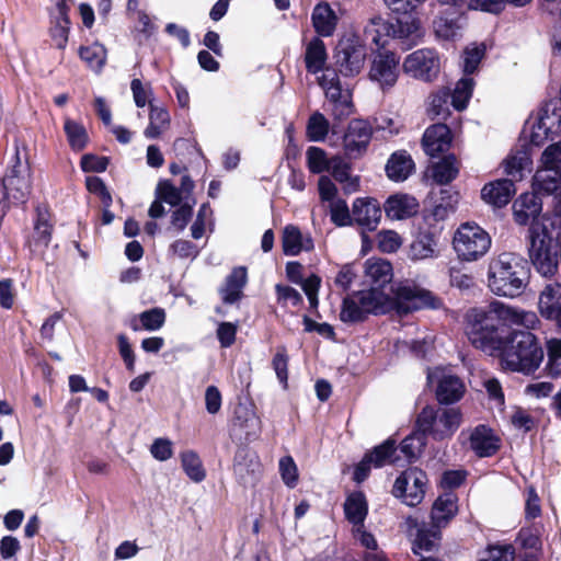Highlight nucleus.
Masks as SVG:
<instances>
[{
  "mask_svg": "<svg viewBox=\"0 0 561 561\" xmlns=\"http://www.w3.org/2000/svg\"><path fill=\"white\" fill-rule=\"evenodd\" d=\"M537 321L534 312L493 301L467 312L466 335L473 347L499 357L503 369L531 374L543 359L542 348L533 333L506 328L514 324L530 328Z\"/></svg>",
  "mask_w": 561,
  "mask_h": 561,
  "instance_id": "obj_1",
  "label": "nucleus"
},
{
  "mask_svg": "<svg viewBox=\"0 0 561 561\" xmlns=\"http://www.w3.org/2000/svg\"><path fill=\"white\" fill-rule=\"evenodd\" d=\"M357 297L366 314H382L396 311L398 314L424 308H438L439 301L427 290L413 285H400L390 297L381 288L373 287L357 291Z\"/></svg>",
  "mask_w": 561,
  "mask_h": 561,
  "instance_id": "obj_2",
  "label": "nucleus"
},
{
  "mask_svg": "<svg viewBox=\"0 0 561 561\" xmlns=\"http://www.w3.org/2000/svg\"><path fill=\"white\" fill-rule=\"evenodd\" d=\"M529 280L527 262L514 253H502L489 264L488 286L496 296H520Z\"/></svg>",
  "mask_w": 561,
  "mask_h": 561,
  "instance_id": "obj_3",
  "label": "nucleus"
},
{
  "mask_svg": "<svg viewBox=\"0 0 561 561\" xmlns=\"http://www.w3.org/2000/svg\"><path fill=\"white\" fill-rule=\"evenodd\" d=\"M461 423L462 413L459 408L425 407L416 420L419 431L435 440L450 438Z\"/></svg>",
  "mask_w": 561,
  "mask_h": 561,
  "instance_id": "obj_4",
  "label": "nucleus"
},
{
  "mask_svg": "<svg viewBox=\"0 0 561 561\" xmlns=\"http://www.w3.org/2000/svg\"><path fill=\"white\" fill-rule=\"evenodd\" d=\"M491 247V237L474 222L461 224L454 233L453 248L460 261H478Z\"/></svg>",
  "mask_w": 561,
  "mask_h": 561,
  "instance_id": "obj_5",
  "label": "nucleus"
},
{
  "mask_svg": "<svg viewBox=\"0 0 561 561\" xmlns=\"http://www.w3.org/2000/svg\"><path fill=\"white\" fill-rule=\"evenodd\" d=\"M3 188L9 198L24 203L32 187V171L26 152L15 149L3 178Z\"/></svg>",
  "mask_w": 561,
  "mask_h": 561,
  "instance_id": "obj_6",
  "label": "nucleus"
},
{
  "mask_svg": "<svg viewBox=\"0 0 561 561\" xmlns=\"http://www.w3.org/2000/svg\"><path fill=\"white\" fill-rule=\"evenodd\" d=\"M561 183V141L548 146L540 158L533 187L541 194L554 193Z\"/></svg>",
  "mask_w": 561,
  "mask_h": 561,
  "instance_id": "obj_7",
  "label": "nucleus"
},
{
  "mask_svg": "<svg viewBox=\"0 0 561 561\" xmlns=\"http://www.w3.org/2000/svg\"><path fill=\"white\" fill-rule=\"evenodd\" d=\"M367 57L366 46L356 36H346L339 41L334 60L337 71L344 77H355L363 70Z\"/></svg>",
  "mask_w": 561,
  "mask_h": 561,
  "instance_id": "obj_8",
  "label": "nucleus"
},
{
  "mask_svg": "<svg viewBox=\"0 0 561 561\" xmlns=\"http://www.w3.org/2000/svg\"><path fill=\"white\" fill-rule=\"evenodd\" d=\"M440 57L434 48H420L407 55L402 62L403 72L423 82L434 81L440 72Z\"/></svg>",
  "mask_w": 561,
  "mask_h": 561,
  "instance_id": "obj_9",
  "label": "nucleus"
},
{
  "mask_svg": "<svg viewBox=\"0 0 561 561\" xmlns=\"http://www.w3.org/2000/svg\"><path fill=\"white\" fill-rule=\"evenodd\" d=\"M529 255L534 266L542 276H551L558 268V262L549 251L548 230L534 224L529 229Z\"/></svg>",
  "mask_w": 561,
  "mask_h": 561,
  "instance_id": "obj_10",
  "label": "nucleus"
},
{
  "mask_svg": "<svg viewBox=\"0 0 561 561\" xmlns=\"http://www.w3.org/2000/svg\"><path fill=\"white\" fill-rule=\"evenodd\" d=\"M427 380L435 390L437 401L442 404L458 402L466 392L465 382L449 368L430 369Z\"/></svg>",
  "mask_w": 561,
  "mask_h": 561,
  "instance_id": "obj_11",
  "label": "nucleus"
},
{
  "mask_svg": "<svg viewBox=\"0 0 561 561\" xmlns=\"http://www.w3.org/2000/svg\"><path fill=\"white\" fill-rule=\"evenodd\" d=\"M561 134V105L558 101L547 102L538 112L531 126L530 141L540 145L543 140Z\"/></svg>",
  "mask_w": 561,
  "mask_h": 561,
  "instance_id": "obj_12",
  "label": "nucleus"
},
{
  "mask_svg": "<svg viewBox=\"0 0 561 561\" xmlns=\"http://www.w3.org/2000/svg\"><path fill=\"white\" fill-rule=\"evenodd\" d=\"M425 484L426 474L417 468H411L396 479L392 493L407 505L415 506L424 497Z\"/></svg>",
  "mask_w": 561,
  "mask_h": 561,
  "instance_id": "obj_13",
  "label": "nucleus"
},
{
  "mask_svg": "<svg viewBox=\"0 0 561 561\" xmlns=\"http://www.w3.org/2000/svg\"><path fill=\"white\" fill-rule=\"evenodd\" d=\"M371 124L363 118L352 119L343 136V148L348 158L357 159L364 156L373 137Z\"/></svg>",
  "mask_w": 561,
  "mask_h": 561,
  "instance_id": "obj_14",
  "label": "nucleus"
},
{
  "mask_svg": "<svg viewBox=\"0 0 561 561\" xmlns=\"http://www.w3.org/2000/svg\"><path fill=\"white\" fill-rule=\"evenodd\" d=\"M399 57L394 53L378 54L371 61L369 79L379 84L382 90L392 88L399 78Z\"/></svg>",
  "mask_w": 561,
  "mask_h": 561,
  "instance_id": "obj_15",
  "label": "nucleus"
},
{
  "mask_svg": "<svg viewBox=\"0 0 561 561\" xmlns=\"http://www.w3.org/2000/svg\"><path fill=\"white\" fill-rule=\"evenodd\" d=\"M352 217L364 230L374 231L381 219L380 204L373 197H357L352 204Z\"/></svg>",
  "mask_w": 561,
  "mask_h": 561,
  "instance_id": "obj_16",
  "label": "nucleus"
},
{
  "mask_svg": "<svg viewBox=\"0 0 561 561\" xmlns=\"http://www.w3.org/2000/svg\"><path fill=\"white\" fill-rule=\"evenodd\" d=\"M541 317L554 322L561 329V284L551 283L545 286L538 299Z\"/></svg>",
  "mask_w": 561,
  "mask_h": 561,
  "instance_id": "obj_17",
  "label": "nucleus"
},
{
  "mask_svg": "<svg viewBox=\"0 0 561 561\" xmlns=\"http://www.w3.org/2000/svg\"><path fill=\"white\" fill-rule=\"evenodd\" d=\"M394 23L389 24L393 38L408 42V46L416 45L423 37L424 31L420 18L415 14H400Z\"/></svg>",
  "mask_w": 561,
  "mask_h": 561,
  "instance_id": "obj_18",
  "label": "nucleus"
},
{
  "mask_svg": "<svg viewBox=\"0 0 561 561\" xmlns=\"http://www.w3.org/2000/svg\"><path fill=\"white\" fill-rule=\"evenodd\" d=\"M451 133L445 124H434L426 128L422 145L426 154L436 157L450 148Z\"/></svg>",
  "mask_w": 561,
  "mask_h": 561,
  "instance_id": "obj_19",
  "label": "nucleus"
},
{
  "mask_svg": "<svg viewBox=\"0 0 561 561\" xmlns=\"http://www.w3.org/2000/svg\"><path fill=\"white\" fill-rule=\"evenodd\" d=\"M55 8L50 13L51 27L50 36L56 47L64 49L68 42V32L70 21L68 18V4L69 0H53Z\"/></svg>",
  "mask_w": 561,
  "mask_h": 561,
  "instance_id": "obj_20",
  "label": "nucleus"
},
{
  "mask_svg": "<svg viewBox=\"0 0 561 561\" xmlns=\"http://www.w3.org/2000/svg\"><path fill=\"white\" fill-rule=\"evenodd\" d=\"M386 216L391 220H403L419 211V202L409 194H393L383 204Z\"/></svg>",
  "mask_w": 561,
  "mask_h": 561,
  "instance_id": "obj_21",
  "label": "nucleus"
},
{
  "mask_svg": "<svg viewBox=\"0 0 561 561\" xmlns=\"http://www.w3.org/2000/svg\"><path fill=\"white\" fill-rule=\"evenodd\" d=\"M536 193L538 192L535 191L534 193H524L514 202L513 215L515 221L518 225H527L530 219L534 220L531 226L534 224L539 225L536 219L541 213L542 204Z\"/></svg>",
  "mask_w": 561,
  "mask_h": 561,
  "instance_id": "obj_22",
  "label": "nucleus"
},
{
  "mask_svg": "<svg viewBox=\"0 0 561 561\" xmlns=\"http://www.w3.org/2000/svg\"><path fill=\"white\" fill-rule=\"evenodd\" d=\"M311 21L318 35L329 37L334 34L340 15L330 3L320 2L312 10Z\"/></svg>",
  "mask_w": 561,
  "mask_h": 561,
  "instance_id": "obj_23",
  "label": "nucleus"
},
{
  "mask_svg": "<svg viewBox=\"0 0 561 561\" xmlns=\"http://www.w3.org/2000/svg\"><path fill=\"white\" fill-rule=\"evenodd\" d=\"M515 192L512 180L501 179L485 184L481 190V197L492 206L503 207L510 203Z\"/></svg>",
  "mask_w": 561,
  "mask_h": 561,
  "instance_id": "obj_24",
  "label": "nucleus"
},
{
  "mask_svg": "<svg viewBox=\"0 0 561 561\" xmlns=\"http://www.w3.org/2000/svg\"><path fill=\"white\" fill-rule=\"evenodd\" d=\"M282 245L286 255L295 256L302 251L312 250L313 240L309 233H302L298 227L287 225L283 230Z\"/></svg>",
  "mask_w": 561,
  "mask_h": 561,
  "instance_id": "obj_25",
  "label": "nucleus"
},
{
  "mask_svg": "<svg viewBox=\"0 0 561 561\" xmlns=\"http://www.w3.org/2000/svg\"><path fill=\"white\" fill-rule=\"evenodd\" d=\"M469 446L480 457H488L499 449V438L491 428L479 425L469 435Z\"/></svg>",
  "mask_w": 561,
  "mask_h": 561,
  "instance_id": "obj_26",
  "label": "nucleus"
},
{
  "mask_svg": "<svg viewBox=\"0 0 561 561\" xmlns=\"http://www.w3.org/2000/svg\"><path fill=\"white\" fill-rule=\"evenodd\" d=\"M457 513V504L454 495L445 494L434 502L431 519L432 527L440 529L445 527Z\"/></svg>",
  "mask_w": 561,
  "mask_h": 561,
  "instance_id": "obj_27",
  "label": "nucleus"
},
{
  "mask_svg": "<svg viewBox=\"0 0 561 561\" xmlns=\"http://www.w3.org/2000/svg\"><path fill=\"white\" fill-rule=\"evenodd\" d=\"M414 170L412 158L404 151L394 152L386 164V172L390 180L405 181Z\"/></svg>",
  "mask_w": 561,
  "mask_h": 561,
  "instance_id": "obj_28",
  "label": "nucleus"
},
{
  "mask_svg": "<svg viewBox=\"0 0 561 561\" xmlns=\"http://www.w3.org/2000/svg\"><path fill=\"white\" fill-rule=\"evenodd\" d=\"M365 275L371 284L382 289L392 279V266L383 259L371 257L365 263Z\"/></svg>",
  "mask_w": 561,
  "mask_h": 561,
  "instance_id": "obj_29",
  "label": "nucleus"
},
{
  "mask_svg": "<svg viewBox=\"0 0 561 561\" xmlns=\"http://www.w3.org/2000/svg\"><path fill=\"white\" fill-rule=\"evenodd\" d=\"M437 255V238L431 232H421L410 245L412 260L432 259Z\"/></svg>",
  "mask_w": 561,
  "mask_h": 561,
  "instance_id": "obj_30",
  "label": "nucleus"
},
{
  "mask_svg": "<svg viewBox=\"0 0 561 561\" xmlns=\"http://www.w3.org/2000/svg\"><path fill=\"white\" fill-rule=\"evenodd\" d=\"M459 168L457 158L449 154L432 165V176L437 184H448L458 176Z\"/></svg>",
  "mask_w": 561,
  "mask_h": 561,
  "instance_id": "obj_31",
  "label": "nucleus"
},
{
  "mask_svg": "<svg viewBox=\"0 0 561 561\" xmlns=\"http://www.w3.org/2000/svg\"><path fill=\"white\" fill-rule=\"evenodd\" d=\"M247 284V270L244 267L234 268L227 277L226 284L221 289L225 302L232 304L241 298L242 289Z\"/></svg>",
  "mask_w": 561,
  "mask_h": 561,
  "instance_id": "obj_32",
  "label": "nucleus"
},
{
  "mask_svg": "<svg viewBox=\"0 0 561 561\" xmlns=\"http://www.w3.org/2000/svg\"><path fill=\"white\" fill-rule=\"evenodd\" d=\"M344 512L347 520L353 524V527L363 525L368 512L364 494L355 492L348 495L344 504Z\"/></svg>",
  "mask_w": 561,
  "mask_h": 561,
  "instance_id": "obj_33",
  "label": "nucleus"
},
{
  "mask_svg": "<svg viewBox=\"0 0 561 561\" xmlns=\"http://www.w3.org/2000/svg\"><path fill=\"white\" fill-rule=\"evenodd\" d=\"M306 68L311 73H318L324 70L327 62V49L320 38H313L306 48L305 54Z\"/></svg>",
  "mask_w": 561,
  "mask_h": 561,
  "instance_id": "obj_34",
  "label": "nucleus"
},
{
  "mask_svg": "<svg viewBox=\"0 0 561 561\" xmlns=\"http://www.w3.org/2000/svg\"><path fill=\"white\" fill-rule=\"evenodd\" d=\"M432 28L437 39L450 41L459 34L461 25L458 18L440 13L433 20Z\"/></svg>",
  "mask_w": 561,
  "mask_h": 561,
  "instance_id": "obj_35",
  "label": "nucleus"
},
{
  "mask_svg": "<svg viewBox=\"0 0 561 561\" xmlns=\"http://www.w3.org/2000/svg\"><path fill=\"white\" fill-rule=\"evenodd\" d=\"M531 164V160L526 150H517L511 153L504 161L503 168L506 175L511 176L510 180L519 181L523 179V171Z\"/></svg>",
  "mask_w": 561,
  "mask_h": 561,
  "instance_id": "obj_36",
  "label": "nucleus"
},
{
  "mask_svg": "<svg viewBox=\"0 0 561 561\" xmlns=\"http://www.w3.org/2000/svg\"><path fill=\"white\" fill-rule=\"evenodd\" d=\"M170 125L169 112L159 106L150 104L149 124L144 131V135L149 138H158Z\"/></svg>",
  "mask_w": 561,
  "mask_h": 561,
  "instance_id": "obj_37",
  "label": "nucleus"
},
{
  "mask_svg": "<svg viewBox=\"0 0 561 561\" xmlns=\"http://www.w3.org/2000/svg\"><path fill=\"white\" fill-rule=\"evenodd\" d=\"M367 314L363 310L357 294H353L344 298L340 312V320L344 323H357L366 319Z\"/></svg>",
  "mask_w": 561,
  "mask_h": 561,
  "instance_id": "obj_38",
  "label": "nucleus"
},
{
  "mask_svg": "<svg viewBox=\"0 0 561 561\" xmlns=\"http://www.w3.org/2000/svg\"><path fill=\"white\" fill-rule=\"evenodd\" d=\"M181 462L184 472L194 482H202L206 477L199 456L193 450H185L181 454Z\"/></svg>",
  "mask_w": 561,
  "mask_h": 561,
  "instance_id": "obj_39",
  "label": "nucleus"
},
{
  "mask_svg": "<svg viewBox=\"0 0 561 561\" xmlns=\"http://www.w3.org/2000/svg\"><path fill=\"white\" fill-rule=\"evenodd\" d=\"M51 238V225L48 222L46 215L38 214L37 221L34 227L32 240L30 247L34 248V251L42 250L48 247Z\"/></svg>",
  "mask_w": 561,
  "mask_h": 561,
  "instance_id": "obj_40",
  "label": "nucleus"
},
{
  "mask_svg": "<svg viewBox=\"0 0 561 561\" xmlns=\"http://www.w3.org/2000/svg\"><path fill=\"white\" fill-rule=\"evenodd\" d=\"M64 129L68 142L73 150L80 151L85 148L89 137L85 128L81 124L66 118Z\"/></svg>",
  "mask_w": 561,
  "mask_h": 561,
  "instance_id": "obj_41",
  "label": "nucleus"
},
{
  "mask_svg": "<svg viewBox=\"0 0 561 561\" xmlns=\"http://www.w3.org/2000/svg\"><path fill=\"white\" fill-rule=\"evenodd\" d=\"M473 87L474 81L472 78L463 77L457 82L451 95L449 94L451 104L456 110L462 111L467 107Z\"/></svg>",
  "mask_w": 561,
  "mask_h": 561,
  "instance_id": "obj_42",
  "label": "nucleus"
},
{
  "mask_svg": "<svg viewBox=\"0 0 561 561\" xmlns=\"http://www.w3.org/2000/svg\"><path fill=\"white\" fill-rule=\"evenodd\" d=\"M79 55L80 58L94 70H100L106 60V50L104 46L99 43L81 47Z\"/></svg>",
  "mask_w": 561,
  "mask_h": 561,
  "instance_id": "obj_43",
  "label": "nucleus"
},
{
  "mask_svg": "<svg viewBox=\"0 0 561 561\" xmlns=\"http://www.w3.org/2000/svg\"><path fill=\"white\" fill-rule=\"evenodd\" d=\"M330 128V123L320 112H314L308 119L307 136L311 141H322L325 139Z\"/></svg>",
  "mask_w": 561,
  "mask_h": 561,
  "instance_id": "obj_44",
  "label": "nucleus"
},
{
  "mask_svg": "<svg viewBox=\"0 0 561 561\" xmlns=\"http://www.w3.org/2000/svg\"><path fill=\"white\" fill-rule=\"evenodd\" d=\"M548 362L547 369L549 375L554 378H561V339L552 337L546 343Z\"/></svg>",
  "mask_w": 561,
  "mask_h": 561,
  "instance_id": "obj_45",
  "label": "nucleus"
},
{
  "mask_svg": "<svg viewBox=\"0 0 561 561\" xmlns=\"http://www.w3.org/2000/svg\"><path fill=\"white\" fill-rule=\"evenodd\" d=\"M485 54L484 44H470L468 45L462 55V67L466 75L473 73Z\"/></svg>",
  "mask_w": 561,
  "mask_h": 561,
  "instance_id": "obj_46",
  "label": "nucleus"
},
{
  "mask_svg": "<svg viewBox=\"0 0 561 561\" xmlns=\"http://www.w3.org/2000/svg\"><path fill=\"white\" fill-rule=\"evenodd\" d=\"M449 92L439 90L430 96L427 114L433 118H446L449 115L448 108Z\"/></svg>",
  "mask_w": 561,
  "mask_h": 561,
  "instance_id": "obj_47",
  "label": "nucleus"
},
{
  "mask_svg": "<svg viewBox=\"0 0 561 561\" xmlns=\"http://www.w3.org/2000/svg\"><path fill=\"white\" fill-rule=\"evenodd\" d=\"M383 35L391 36L389 23L379 16L371 19L365 27L366 38L370 39L376 46H383Z\"/></svg>",
  "mask_w": 561,
  "mask_h": 561,
  "instance_id": "obj_48",
  "label": "nucleus"
},
{
  "mask_svg": "<svg viewBox=\"0 0 561 561\" xmlns=\"http://www.w3.org/2000/svg\"><path fill=\"white\" fill-rule=\"evenodd\" d=\"M306 156L308 168L312 173L318 174L330 170L331 160L328 159L323 149L319 147H309Z\"/></svg>",
  "mask_w": 561,
  "mask_h": 561,
  "instance_id": "obj_49",
  "label": "nucleus"
},
{
  "mask_svg": "<svg viewBox=\"0 0 561 561\" xmlns=\"http://www.w3.org/2000/svg\"><path fill=\"white\" fill-rule=\"evenodd\" d=\"M439 538V529L433 527L430 530L419 529L413 546L414 553L431 551L437 545Z\"/></svg>",
  "mask_w": 561,
  "mask_h": 561,
  "instance_id": "obj_50",
  "label": "nucleus"
},
{
  "mask_svg": "<svg viewBox=\"0 0 561 561\" xmlns=\"http://www.w3.org/2000/svg\"><path fill=\"white\" fill-rule=\"evenodd\" d=\"M141 329L147 331H157L163 327L165 321V312L163 309L153 308L139 314Z\"/></svg>",
  "mask_w": 561,
  "mask_h": 561,
  "instance_id": "obj_51",
  "label": "nucleus"
},
{
  "mask_svg": "<svg viewBox=\"0 0 561 561\" xmlns=\"http://www.w3.org/2000/svg\"><path fill=\"white\" fill-rule=\"evenodd\" d=\"M331 220L339 227H346L353 224L352 209L350 210L346 202L335 201L330 205Z\"/></svg>",
  "mask_w": 561,
  "mask_h": 561,
  "instance_id": "obj_52",
  "label": "nucleus"
},
{
  "mask_svg": "<svg viewBox=\"0 0 561 561\" xmlns=\"http://www.w3.org/2000/svg\"><path fill=\"white\" fill-rule=\"evenodd\" d=\"M394 450L396 449L393 443L387 440L380 446H377L370 454L367 455L373 461V466L379 468L387 463L396 462V459L392 458Z\"/></svg>",
  "mask_w": 561,
  "mask_h": 561,
  "instance_id": "obj_53",
  "label": "nucleus"
},
{
  "mask_svg": "<svg viewBox=\"0 0 561 561\" xmlns=\"http://www.w3.org/2000/svg\"><path fill=\"white\" fill-rule=\"evenodd\" d=\"M515 549L511 545L491 546L485 549L479 561H513Z\"/></svg>",
  "mask_w": 561,
  "mask_h": 561,
  "instance_id": "obj_54",
  "label": "nucleus"
},
{
  "mask_svg": "<svg viewBox=\"0 0 561 561\" xmlns=\"http://www.w3.org/2000/svg\"><path fill=\"white\" fill-rule=\"evenodd\" d=\"M278 469L283 482L288 488H295L298 482V468L290 456H284L279 459Z\"/></svg>",
  "mask_w": 561,
  "mask_h": 561,
  "instance_id": "obj_55",
  "label": "nucleus"
},
{
  "mask_svg": "<svg viewBox=\"0 0 561 561\" xmlns=\"http://www.w3.org/2000/svg\"><path fill=\"white\" fill-rule=\"evenodd\" d=\"M378 248L381 252L393 253L402 245V238L394 230H381L377 234Z\"/></svg>",
  "mask_w": 561,
  "mask_h": 561,
  "instance_id": "obj_56",
  "label": "nucleus"
},
{
  "mask_svg": "<svg viewBox=\"0 0 561 561\" xmlns=\"http://www.w3.org/2000/svg\"><path fill=\"white\" fill-rule=\"evenodd\" d=\"M426 0H383L386 7L394 14H415Z\"/></svg>",
  "mask_w": 561,
  "mask_h": 561,
  "instance_id": "obj_57",
  "label": "nucleus"
},
{
  "mask_svg": "<svg viewBox=\"0 0 561 561\" xmlns=\"http://www.w3.org/2000/svg\"><path fill=\"white\" fill-rule=\"evenodd\" d=\"M299 284L308 298L310 307L316 309L319 304L318 293L321 286V278L318 275L312 274L304 280L300 279Z\"/></svg>",
  "mask_w": 561,
  "mask_h": 561,
  "instance_id": "obj_58",
  "label": "nucleus"
},
{
  "mask_svg": "<svg viewBox=\"0 0 561 561\" xmlns=\"http://www.w3.org/2000/svg\"><path fill=\"white\" fill-rule=\"evenodd\" d=\"M150 454L158 461H167L173 456V444L168 438H156L150 446Z\"/></svg>",
  "mask_w": 561,
  "mask_h": 561,
  "instance_id": "obj_59",
  "label": "nucleus"
},
{
  "mask_svg": "<svg viewBox=\"0 0 561 561\" xmlns=\"http://www.w3.org/2000/svg\"><path fill=\"white\" fill-rule=\"evenodd\" d=\"M517 540L525 549L533 551H539L541 549V540L536 527L520 529Z\"/></svg>",
  "mask_w": 561,
  "mask_h": 561,
  "instance_id": "obj_60",
  "label": "nucleus"
},
{
  "mask_svg": "<svg viewBox=\"0 0 561 561\" xmlns=\"http://www.w3.org/2000/svg\"><path fill=\"white\" fill-rule=\"evenodd\" d=\"M353 113L352 94L348 89H345L344 96L339 101L332 103V115L335 119L342 121Z\"/></svg>",
  "mask_w": 561,
  "mask_h": 561,
  "instance_id": "obj_61",
  "label": "nucleus"
},
{
  "mask_svg": "<svg viewBox=\"0 0 561 561\" xmlns=\"http://www.w3.org/2000/svg\"><path fill=\"white\" fill-rule=\"evenodd\" d=\"M505 0H469L467 8L497 14L505 9Z\"/></svg>",
  "mask_w": 561,
  "mask_h": 561,
  "instance_id": "obj_62",
  "label": "nucleus"
},
{
  "mask_svg": "<svg viewBox=\"0 0 561 561\" xmlns=\"http://www.w3.org/2000/svg\"><path fill=\"white\" fill-rule=\"evenodd\" d=\"M277 300L284 306L290 304L291 306H298L302 302V297L298 290L286 285L275 286Z\"/></svg>",
  "mask_w": 561,
  "mask_h": 561,
  "instance_id": "obj_63",
  "label": "nucleus"
},
{
  "mask_svg": "<svg viewBox=\"0 0 561 561\" xmlns=\"http://www.w3.org/2000/svg\"><path fill=\"white\" fill-rule=\"evenodd\" d=\"M424 438L419 435H412L404 438L401 443L400 450L408 459L415 458L424 446Z\"/></svg>",
  "mask_w": 561,
  "mask_h": 561,
  "instance_id": "obj_64",
  "label": "nucleus"
}]
</instances>
